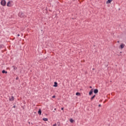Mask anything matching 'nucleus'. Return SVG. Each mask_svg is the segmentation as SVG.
<instances>
[{
    "instance_id": "11",
    "label": "nucleus",
    "mask_w": 126,
    "mask_h": 126,
    "mask_svg": "<svg viewBox=\"0 0 126 126\" xmlns=\"http://www.w3.org/2000/svg\"><path fill=\"white\" fill-rule=\"evenodd\" d=\"M69 121L70 122V123H71V124H72V123H73V122H74V120H73V119H72V118L70 119Z\"/></svg>"
},
{
    "instance_id": "13",
    "label": "nucleus",
    "mask_w": 126,
    "mask_h": 126,
    "mask_svg": "<svg viewBox=\"0 0 126 126\" xmlns=\"http://www.w3.org/2000/svg\"><path fill=\"white\" fill-rule=\"evenodd\" d=\"M2 73H7V71H5V70H3L2 71Z\"/></svg>"
},
{
    "instance_id": "7",
    "label": "nucleus",
    "mask_w": 126,
    "mask_h": 126,
    "mask_svg": "<svg viewBox=\"0 0 126 126\" xmlns=\"http://www.w3.org/2000/svg\"><path fill=\"white\" fill-rule=\"evenodd\" d=\"M94 94H97V93H98V89H96L94 90Z\"/></svg>"
},
{
    "instance_id": "12",
    "label": "nucleus",
    "mask_w": 126,
    "mask_h": 126,
    "mask_svg": "<svg viewBox=\"0 0 126 126\" xmlns=\"http://www.w3.org/2000/svg\"><path fill=\"white\" fill-rule=\"evenodd\" d=\"M95 96H96V95H95V94H94L93 96H92V97L91 98V101H92V100H93V99H94Z\"/></svg>"
},
{
    "instance_id": "3",
    "label": "nucleus",
    "mask_w": 126,
    "mask_h": 126,
    "mask_svg": "<svg viewBox=\"0 0 126 126\" xmlns=\"http://www.w3.org/2000/svg\"><path fill=\"white\" fill-rule=\"evenodd\" d=\"M12 5H11V3H10V1H9L7 3V6H8L10 7V6H12Z\"/></svg>"
},
{
    "instance_id": "19",
    "label": "nucleus",
    "mask_w": 126,
    "mask_h": 126,
    "mask_svg": "<svg viewBox=\"0 0 126 126\" xmlns=\"http://www.w3.org/2000/svg\"><path fill=\"white\" fill-rule=\"evenodd\" d=\"M3 45H0V48H2V46H3Z\"/></svg>"
},
{
    "instance_id": "9",
    "label": "nucleus",
    "mask_w": 126,
    "mask_h": 126,
    "mask_svg": "<svg viewBox=\"0 0 126 126\" xmlns=\"http://www.w3.org/2000/svg\"><path fill=\"white\" fill-rule=\"evenodd\" d=\"M92 93H93V89L91 90V91L89 92V95H92Z\"/></svg>"
},
{
    "instance_id": "5",
    "label": "nucleus",
    "mask_w": 126,
    "mask_h": 126,
    "mask_svg": "<svg viewBox=\"0 0 126 126\" xmlns=\"http://www.w3.org/2000/svg\"><path fill=\"white\" fill-rule=\"evenodd\" d=\"M38 115H39L40 116H41V114H42V110H41V109H39L38 110Z\"/></svg>"
},
{
    "instance_id": "15",
    "label": "nucleus",
    "mask_w": 126,
    "mask_h": 126,
    "mask_svg": "<svg viewBox=\"0 0 126 126\" xmlns=\"http://www.w3.org/2000/svg\"><path fill=\"white\" fill-rule=\"evenodd\" d=\"M42 120L44 121H48V118H43Z\"/></svg>"
},
{
    "instance_id": "1",
    "label": "nucleus",
    "mask_w": 126,
    "mask_h": 126,
    "mask_svg": "<svg viewBox=\"0 0 126 126\" xmlns=\"http://www.w3.org/2000/svg\"><path fill=\"white\" fill-rule=\"evenodd\" d=\"M18 16H19V17H21V18H23V17H24V13L22 12H19L18 14Z\"/></svg>"
},
{
    "instance_id": "16",
    "label": "nucleus",
    "mask_w": 126,
    "mask_h": 126,
    "mask_svg": "<svg viewBox=\"0 0 126 126\" xmlns=\"http://www.w3.org/2000/svg\"><path fill=\"white\" fill-rule=\"evenodd\" d=\"M76 95L77 96H79V95H80V93H76Z\"/></svg>"
},
{
    "instance_id": "14",
    "label": "nucleus",
    "mask_w": 126,
    "mask_h": 126,
    "mask_svg": "<svg viewBox=\"0 0 126 126\" xmlns=\"http://www.w3.org/2000/svg\"><path fill=\"white\" fill-rule=\"evenodd\" d=\"M107 4H108V3H111V0H108L106 2Z\"/></svg>"
},
{
    "instance_id": "23",
    "label": "nucleus",
    "mask_w": 126,
    "mask_h": 126,
    "mask_svg": "<svg viewBox=\"0 0 126 126\" xmlns=\"http://www.w3.org/2000/svg\"><path fill=\"white\" fill-rule=\"evenodd\" d=\"M15 105H14L13 106V108H15Z\"/></svg>"
},
{
    "instance_id": "18",
    "label": "nucleus",
    "mask_w": 126,
    "mask_h": 126,
    "mask_svg": "<svg viewBox=\"0 0 126 126\" xmlns=\"http://www.w3.org/2000/svg\"><path fill=\"white\" fill-rule=\"evenodd\" d=\"M18 79H19L18 77H17L16 78V80H18Z\"/></svg>"
},
{
    "instance_id": "2",
    "label": "nucleus",
    "mask_w": 126,
    "mask_h": 126,
    "mask_svg": "<svg viewBox=\"0 0 126 126\" xmlns=\"http://www.w3.org/2000/svg\"><path fill=\"white\" fill-rule=\"evenodd\" d=\"M0 3L3 6H5L6 5V2L5 1V0H2Z\"/></svg>"
},
{
    "instance_id": "22",
    "label": "nucleus",
    "mask_w": 126,
    "mask_h": 126,
    "mask_svg": "<svg viewBox=\"0 0 126 126\" xmlns=\"http://www.w3.org/2000/svg\"><path fill=\"white\" fill-rule=\"evenodd\" d=\"M98 107H101V104L98 105Z\"/></svg>"
},
{
    "instance_id": "20",
    "label": "nucleus",
    "mask_w": 126,
    "mask_h": 126,
    "mask_svg": "<svg viewBox=\"0 0 126 126\" xmlns=\"http://www.w3.org/2000/svg\"><path fill=\"white\" fill-rule=\"evenodd\" d=\"M53 126H57V124H54V125H53Z\"/></svg>"
},
{
    "instance_id": "17",
    "label": "nucleus",
    "mask_w": 126,
    "mask_h": 126,
    "mask_svg": "<svg viewBox=\"0 0 126 126\" xmlns=\"http://www.w3.org/2000/svg\"><path fill=\"white\" fill-rule=\"evenodd\" d=\"M52 98H56V95H53V96H52Z\"/></svg>"
},
{
    "instance_id": "24",
    "label": "nucleus",
    "mask_w": 126,
    "mask_h": 126,
    "mask_svg": "<svg viewBox=\"0 0 126 126\" xmlns=\"http://www.w3.org/2000/svg\"><path fill=\"white\" fill-rule=\"evenodd\" d=\"M61 110H63V107H62V108H61Z\"/></svg>"
},
{
    "instance_id": "6",
    "label": "nucleus",
    "mask_w": 126,
    "mask_h": 126,
    "mask_svg": "<svg viewBox=\"0 0 126 126\" xmlns=\"http://www.w3.org/2000/svg\"><path fill=\"white\" fill-rule=\"evenodd\" d=\"M9 101H12L14 100V96H11V98H9Z\"/></svg>"
},
{
    "instance_id": "21",
    "label": "nucleus",
    "mask_w": 126,
    "mask_h": 126,
    "mask_svg": "<svg viewBox=\"0 0 126 126\" xmlns=\"http://www.w3.org/2000/svg\"><path fill=\"white\" fill-rule=\"evenodd\" d=\"M17 36H18V37H19V36H20V34H18L17 35Z\"/></svg>"
},
{
    "instance_id": "10",
    "label": "nucleus",
    "mask_w": 126,
    "mask_h": 126,
    "mask_svg": "<svg viewBox=\"0 0 126 126\" xmlns=\"http://www.w3.org/2000/svg\"><path fill=\"white\" fill-rule=\"evenodd\" d=\"M12 67H13L14 70H16V69H17V67H16L15 65L12 66Z\"/></svg>"
},
{
    "instance_id": "26",
    "label": "nucleus",
    "mask_w": 126,
    "mask_h": 126,
    "mask_svg": "<svg viewBox=\"0 0 126 126\" xmlns=\"http://www.w3.org/2000/svg\"><path fill=\"white\" fill-rule=\"evenodd\" d=\"M118 43H119V42H120V41H118Z\"/></svg>"
},
{
    "instance_id": "8",
    "label": "nucleus",
    "mask_w": 126,
    "mask_h": 126,
    "mask_svg": "<svg viewBox=\"0 0 126 126\" xmlns=\"http://www.w3.org/2000/svg\"><path fill=\"white\" fill-rule=\"evenodd\" d=\"M54 87H58V83L56 82H54Z\"/></svg>"
},
{
    "instance_id": "27",
    "label": "nucleus",
    "mask_w": 126,
    "mask_h": 126,
    "mask_svg": "<svg viewBox=\"0 0 126 126\" xmlns=\"http://www.w3.org/2000/svg\"><path fill=\"white\" fill-rule=\"evenodd\" d=\"M29 124H30V122H29Z\"/></svg>"
},
{
    "instance_id": "25",
    "label": "nucleus",
    "mask_w": 126,
    "mask_h": 126,
    "mask_svg": "<svg viewBox=\"0 0 126 126\" xmlns=\"http://www.w3.org/2000/svg\"><path fill=\"white\" fill-rule=\"evenodd\" d=\"M90 88H92V86H90Z\"/></svg>"
},
{
    "instance_id": "4",
    "label": "nucleus",
    "mask_w": 126,
    "mask_h": 126,
    "mask_svg": "<svg viewBox=\"0 0 126 126\" xmlns=\"http://www.w3.org/2000/svg\"><path fill=\"white\" fill-rule=\"evenodd\" d=\"M125 45L123 43H122L121 45H120V48H121V49H122L123 48H124V47H125Z\"/></svg>"
}]
</instances>
